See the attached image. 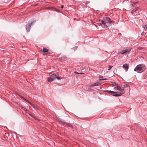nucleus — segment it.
Masks as SVG:
<instances>
[{"instance_id": "nucleus-1", "label": "nucleus", "mask_w": 147, "mask_h": 147, "mask_svg": "<svg viewBox=\"0 0 147 147\" xmlns=\"http://www.w3.org/2000/svg\"><path fill=\"white\" fill-rule=\"evenodd\" d=\"M146 69L145 66H144L143 64H140L138 65L134 69L135 71H137L138 73L139 72L138 71H141L142 72H143Z\"/></svg>"}, {"instance_id": "nucleus-2", "label": "nucleus", "mask_w": 147, "mask_h": 147, "mask_svg": "<svg viewBox=\"0 0 147 147\" xmlns=\"http://www.w3.org/2000/svg\"><path fill=\"white\" fill-rule=\"evenodd\" d=\"M57 120L60 124L64 125L65 126L67 127H69L72 128L73 127V125L66 122L63 121L62 119L60 118L58 119Z\"/></svg>"}, {"instance_id": "nucleus-3", "label": "nucleus", "mask_w": 147, "mask_h": 147, "mask_svg": "<svg viewBox=\"0 0 147 147\" xmlns=\"http://www.w3.org/2000/svg\"><path fill=\"white\" fill-rule=\"evenodd\" d=\"M106 21H105L104 20V18H103L102 20H99V24L101 25L102 27L104 28H107L108 27V26L106 24L107 22H105Z\"/></svg>"}, {"instance_id": "nucleus-4", "label": "nucleus", "mask_w": 147, "mask_h": 147, "mask_svg": "<svg viewBox=\"0 0 147 147\" xmlns=\"http://www.w3.org/2000/svg\"><path fill=\"white\" fill-rule=\"evenodd\" d=\"M51 74H50V77H51L54 80L57 79L58 80H59L62 79L61 77H59V75L58 74H53L51 75Z\"/></svg>"}, {"instance_id": "nucleus-5", "label": "nucleus", "mask_w": 147, "mask_h": 147, "mask_svg": "<svg viewBox=\"0 0 147 147\" xmlns=\"http://www.w3.org/2000/svg\"><path fill=\"white\" fill-rule=\"evenodd\" d=\"M104 20L107 21L110 24H114L115 23L114 21L111 20V18L109 17H104Z\"/></svg>"}, {"instance_id": "nucleus-6", "label": "nucleus", "mask_w": 147, "mask_h": 147, "mask_svg": "<svg viewBox=\"0 0 147 147\" xmlns=\"http://www.w3.org/2000/svg\"><path fill=\"white\" fill-rule=\"evenodd\" d=\"M31 24H29V22H28V24L26 25V30L27 32H29L30 30Z\"/></svg>"}, {"instance_id": "nucleus-7", "label": "nucleus", "mask_w": 147, "mask_h": 147, "mask_svg": "<svg viewBox=\"0 0 147 147\" xmlns=\"http://www.w3.org/2000/svg\"><path fill=\"white\" fill-rule=\"evenodd\" d=\"M101 84V83L100 82H98L91 84L90 86V87H91L94 86H100Z\"/></svg>"}, {"instance_id": "nucleus-8", "label": "nucleus", "mask_w": 147, "mask_h": 147, "mask_svg": "<svg viewBox=\"0 0 147 147\" xmlns=\"http://www.w3.org/2000/svg\"><path fill=\"white\" fill-rule=\"evenodd\" d=\"M123 67L125 70H128L129 68V65L127 64H125L123 65Z\"/></svg>"}, {"instance_id": "nucleus-9", "label": "nucleus", "mask_w": 147, "mask_h": 147, "mask_svg": "<svg viewBox=\"0 0 147 147\" xmlns=\"http://www.w3.org/2000/svg\"><path fill=\"white\" fill-rule=\"evenodd\" d=\"M104 92H108L109 93H111L112 94H116L117 93V92H115L113 91H112L111 90H105L104 91Z\"/></svg>"}, {"instance_id": "nucleus-10", "label": "nucleus", "mask_w": 147, "mask_h": 147, "mask_svg": "<svg viewBox=\"0 0 147 147\" xmlns=\"http://www.w3.org/2000/svg\"><path fill=\"white\" fill-rule=\"evenodd\" d=\"M61 59L63 61H66L67 59L66 57L65 56H63L60 57Z\"/></svg>"}, {"instance_id": "nucleus-11", "label": "nucleus", "mask_w": 147, "mask_h": 147, "mask_svg": "<svg viewBox=\"0 0 147 147\" xmlns=\"http://www.w3.org/2000/svg\"><path fill=\"white\" fill-rule=\"evenodd\" d=\"M48 49H47L46 48H43V49L42 51L44 53H45L47 54V53L48 52Z\"/></svg>"}, {"instance_id": "nucleus-12", "label": "nucleus", "mask_w": 147, "mask_h": 147, "mask_svg": "<svg viewBox=\"0 0 147 147\" xmlns=\"http://www.w3.org/2000/svg\"><path fill=\"white\" fill-rule=\"evenodd\" d=\"M54 79H53L51 77H50V78H48L47 79V80L49 82H51L52 81H53Z\"/></svg>"}, {"instance_id": "nucleus-13", "label": "nucleus", "mask_w": 147, "mask_h": 147, "mask_svg": "<svg viewBox=\"0 0 147 147\" xmlns=\"http://www.w3.org/2000/svg\"><path fill=\"white\" fill-rule=\"evenodd\" d=\"M128 51V50L127 49H125L124 50H123L121 52H120V53L121 54H124L125 53H126Z\"/></svg>"}, {"instance_id": "nucleus-14", "label": "nucleus", "mask_w": 147, "mask_h": 147, "mask_svg": "<svg viewBox=\"0 0 147 147\" xmlns=\"http://www.w3.org/2000/svg\"><path fill=\"white\" fill-rule=\"evenodd\" d=\"M120 87H121L120 86L118 85L116 87H115L114 88L115 90H120Z\"/></svg>"}, {"instance_id": "nucleus-15", "label": "nucleus", "mask_w": 147, "mask_h": 147, "mask_svg": "<svg viewBox=\"0 0 147 147\" xmlns=\"http://www.w3.org/2000/svg\"><path fill=\"white\" fill-rule=\"evenodd\" d=\"M34 108V109H38L39 110L38 108V107H37L36 106L32 104V105H31Z\"/></svg>"}, {"instance_id": "nucleus-16", "label": "nucleus", "mask_w": 147, "mask_h": 147, "mask_svg": "<svg viewBox=\"0 0 147 147\" xmlns=\"http://www.w3.org/2000/svg\"><path fill=\"white\" fill-rule=\"evenodd\" d=\"M25 101H26L28 103L30 104V105H32V103L30 102L29 101H28V100L24 98V99H23Z\"/></svg>"}, {"instance_id": "nucleus-17", "label": "nucleus", "mask_w": 147, "mask_h": 147, "mask_svg": "<svg viewBox=\"0 0 147 147\" xmlns=\"http://www.w3.org/2000/svg\"><path fill=\"white\" fill-rule=\"evenodd\" d=\"M138 3V2H134L133 3H132L131 4L130 6L131 7H132L133 6L136 5V4H137V3Z\"/></svg>"}, {"instance_id": "nucleus-18", "label": "nucleus", "mask_w": 147, "mask_h": 147, "mask_svg": "<svg viewBox=\"0 0 147 147\" xmlns=\"http://www.w3.org/2000/svg\"><path fill=\"white\" fill-rule=\"evenodd\" d=\"M111 95H113V96H115V97H117V96H121V95L118 94H111Z\"/></svg>"}, {"instance_id": "nucleus-19", "label": "nucleus", "mask_w": 147, "mask_h": 147, "mask_svg": "<svg viewBox=\"0 0 147 147\" xmlns=\"http://www.w3.org/2000/svg\"><path fill=\"white\" fill-rule=\"evenodd\" d=\"M143 28L146 30H147V25L145 24L143 26Z\"/></svg>"}, {"instance_id": "nucleus-20", "label": "nucleus", "mask_w": 147, "mask_h": 147, "mask_svg": "<svg viewBox=\"0 0 147 147\" xmlns=\"http://www.w3.org/2000/svg\"><path fill=\"white\" fill-rule=\"evenodd\" d=\"M120 90H119L121 91V92H124V88H121V87H120Z\"/></svg>"}, {"instance_id": "nucleus-21", "label": "nucleus", "mask_w": 147, "mask_h": 147, "mask_svg": "<svg viewBox=\"0 0 147 147\" xmlns=\"http://www.w3.org/2000/svg\"><path fill=\"white\" fill-rule=\"evenodd\" d=\"M136 10H135V9H133L131 11V13H132V14H134V12H136Z\"/></svg>"}, {"instance_id": "nucleus-22", "label": "nucleus", "mask_w": 147, "mask_h": 147, "mask_svg": "<svg viewBox=\"0 0 147 147\" xmlns=\"http://www.w3.org/2000/svg\"><path fill=\"white\" fill-rule=\"evenodd\" d=\"M124 92H121L120 91L118 93V94L121 95V96L122 95Z\"/></svg>"}, {"instance_id": "nucleus-23", "label": "nucleus", "mask_w": 147, "mask_h": 147, "mask_svg": "<svg viewBox=\"0 0 147 147\" xmlns=\"http://www.w3.org/2000/svg\"><path fill=\"white\" fill-rule=\"evenodd\" d=\"M17 95H18L19 97H20V98H21L22 99H24V98L22 96L20 95V94H17Z\"/></svg>"}, {"instance_id": "nucleus-24", "label": "nucleus", "mask_w": 147, "mask_h": 147, "mask_svg": "<svg viewBox=\"0 0 147 147\" xmlns=\"http://www.w3.org/2000/svg\"><path fill=\"white\" fill-rule=\"evenodd\" d=\"M113 67V66H111L110 65H109L108 69V70H109L111 69Z\"/></svg>"}, {"instance_id": "nucleus-25", "label": "nucleus", "mask_w": 147, "mask_h": 147, "mask_svg": "<svg viewBox=\"0 0 147 147\" xmlns=\"http://www.w3.org/2000/svg\"><path fill=\"white\" fill-rule=\"evenodd\" d=\"M53 53L51 51H49V50H48V52H47V54H52Z\"/></svg>"}, {"instance_id": "nucleus-26", "label": "nucleus", "mask_w": 147, "mask_h": 147, "mask_svg": "<svg viewBox=\"0 0 147 147\" xmlns=\"http://www.w3.org/2000/svg\"><path fill=\"white\" fill-rule=\"evenodd\" d=\"M123 86L124 88H127L128 87H129V86L127 84H125L123 85Z\"/></svg>"}, {"instance_id": "nucleus-27", "label": "nucleus", "mask_w": 147, "mask_h": 147, "mask_svg": "<svg viewBox=\"0 0 147 147\" xmlns=\"http://www.w3.org/2000/svg\"><path fill=\"white\" fill-rule=\"evenodd\" d=\"M113 84L114 86H117V85H118V84H116L115 82H113Z\"/></svg>"}, {"instance_id": "nucleus-28", "label": "nucleus", "mask_w": 147, "mask_h": 147, "mask_svg": "<svg viewBox=\"0 0 147 147\" xmlns=\"http://www.w3.org/2000/svg\"><path fill=\"white\" fill-rule=\"evenodd\" d=\"M107 78H105V79H99V80L100 81H102V80H107Z\"/></svg>"}, {"instance_id": "nucleus-29", "label": "nucleus", "mask_w": 147, "mask_h": 147, "mask_svg": "<svg viewBox=\"0 0 147 147\" xmlns=\"http://www.w3.org/2000/svg\"><path fill=\"white\" fill-rule=\"evenodd\" d=\"M78 48V47H74L72 49H74V50H75L76 49Z\"/></svg>"}, {"instance_id": "nucleus-30", "label": "nucleus", "mask_w": 147, "mask_h": 147, "mask_svg": "<svg viewBox=\"0 0 147 147\" xmlns=\"http://www.w3.org/2000/svg\"><path fill=\"white\" fill-rule=\"evenodd\" d=\"M29 24H31V25H33L34 24V22H32L31 23L30 22H29Z\"/></svg>"}, {"instance_id": "nucleus-31", "label": "nucleus", "mask_w": 147, "mask_h": 147, "mask_svg": "<svg viewBox=\"0 0 147 147\" xmlns=\"http://www.w3.org/2000/svg\"><path fill=\"white\" fill-rule=\"evenodd\" d=\"M24 111H25V112H26V111H28V113H29V112H29V111L28 110H27L26 109H25V108L24 109Z\"/></svg>"}, {"instance_id": "nucleus-32", "label": "nucleus", "mask_w": 147, "mask_h": 147, "mask_svg": "<svg viewBox=\"0 0 147 147\" xmlns=\"http://www.w3.org/2000/svg\"><path fill=\"white\" fill-rule=\"evenodd\" d=\"M24 111H25V112H26V111H28V113H29V112H29V111L28 110H27L26 109H25V108L24 109Z\"/></svg>"}, {"instance_id": "nucleus-33", "label": "nucleus", "mask_w": 147, "mask_h": 147, "mask_svg": "<svg viewBox=\"0 0 147 147\" xmlns=\"http://www.w3.org/2000/svg\"><path fill=\"white\" fill-rule=\"evenodd\" d=\"M29 115L30 116H31L32 117L34 118V117L33 116V115L30 113L29 112Z\"/></svg>"}, {"instance_id": "nucleus-34", "label": "nucleus", "mask_w": 147, "mask_h": 147, "mask_svg": "<svg viewBox=\"0 0 147 147\" xmlns=\"http://www.w3.org/2000/svg\"><path fill=\"white\" fill-rule=\"evenodd\" d=\"M146 33L144 32V31L142 32L141 34V35H143L144 34H146Z\"/></svg>"}, {"instance_id": "nucleus-35", "label": "nucleus", "mask_w": 147, "mask_h": 147, "mask_svg": "<svg viewBox=\"0 0 147 147\" xmlns=\"http://www.w3.org/2000/svg\"><path fill=\"white\" fill-rule=\"evenodd\" d=\"M20 107L21 108V109L22 110H24V109H25V108H24V107H22V106H20Z\"/></svg>"}, {"instance_id": "nucleus-36", "label": "nucleus", "mask_w": 147, "mask_h": 147, "mask_svg": "<svg viewBox=\"0 0 147 147\" xmlns=\"http://www.w3.org/2000/svg\"><path fill=\"white\" fill-rule=\"evenodd\" d=\"M140 9V7H137L135 9V10H136V11L138 9Z\"/></svg>"}, {"instance_id": "nucleus-37", "label": "nucleus", "mask_w": 147, "mask_h": 147, "mask_svg": "<svg viewBox=\"0 0 147 147\" xmlns=\"http://www.w3.org/2000/svg\"><path fill=\"white\" fill-rule=\"evenodd\" d=\"M142 49V48L141 47H139L138 48V49H139L140 50L141 49Z\"/></svg>"}, {"instance_id": "nucleus-38", "label": "nucleus", "mask_w": 147, "mask_h": 147, "mask_svg": "<svg viewBox=\"0 0 147 147\" xmlns=\"http://www.w3.org/2000/svg\"><path fill=\"white\" fill-rule=\"evenodd\" d=\"M64 7V6H63V5H61V8H63Z\"/></svg>"}, {"instance_id": "nucleus-39", "label": "nucleus", "mask_w": 147, "mask_h": 147, "mask_svg": "<svg viewBox=\"0 0 147 147\" xmlns=\"http://www.w3.org/2000/svg\"><path fill=\"white\" fill-rule=\"evenodd\" d=\"M75 73H76L77 74H79V73H78L76 71L75 72Z\"/></svg>"}, {"instance_id": "nucleus-40", "label": "nucleus", "mask_w": 147, "mask_h": 147, "mask_svg": "<svg viewBox=\"0 0 147 147\" xmlns=\"http://www.w3.org/2000/svg\"><path fill=\"white\" fill-rule=\"evenodd\" d=\"M103 78V76H100L99 78Z\"/></svg>"}, {"instance_id": "nucleus-41", "label": "nucleus", "mask_w": 147, "mask_h": 147, "mask_svg": "<svg viewBox=\"0 0 147 147\" xmlns=\"http://www.w3.org/2000/svg\"><path fill=\"white\" fill-rule=\"evenodd\" d=\"M84 74V73H80L79 74Z\"/></svg>"}, {"instance_id": "nucleus-42", "label": "nucleus", "mask_w": 147, "mask_h": 147, "mask_svg": "<svg viewBox=\"0 0 147 147\" xmlns=\"http://www.w3.org/2000/svg\"><path fill=\"white\" fill-rule=\"evenodd\" d=\"M3 51L4 53H5V50H3Z\"/></svg>"}, {"instance_id": "nucleus-43", "label": "nucleus", "mask_w": 147, "mask_h": 147, "mask_svg": "<svg viewBox=\"0 0 147 147\" xmlns=\"http://www.w3.org/2000/svg\"><path fill=\"white\" fill-rule=\"evenodd\" d=\"M98 23L99 24V21H98Z\"/></svg>"}, {"instance_id": "nucleus-44", "label": "nucleus", "mask_w": 147, "mask_h": 147, "mask_svg": "<svg viewBox=\"0 0 147 147\" xmlns=\"http://www.w3.org/2000/svg\"><path fill=\"white\" fill-rule=\"evenodd\" d=\"M26 113H28V111H26Z\"/></svg>"}, {"instance_id": "nucleus-45", "label": "nucleus", "mask_w": 147, "mask_h": 147, "mask_svg": "<svg viewBox=\"0 0 147 147\" xmlns=\"http://www.w3.org/2000/svg\"><path fill=\"white\" fill-rule=\"evenodd\" d=\"M34 118L35 119H36V117H34Z\"/></svg>"}]
</instances>
